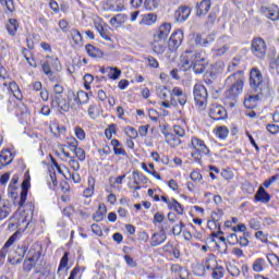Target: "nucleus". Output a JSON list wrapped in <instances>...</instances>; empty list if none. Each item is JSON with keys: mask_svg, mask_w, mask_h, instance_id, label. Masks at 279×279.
<instances>
[{"mask_svg": "<svg viewBox=\"0 0 279 279\" xmlns=\"http://www.w3.org/2000/svg\"><path fill=\"white\" fill-rule=\"evenodd\" d=\"M225 86L227 88L226 99H236L243 93V72L238 71L229 75L225 81Z\"/></svg>", "mask_w": 279, "mask_h": 279, "instance_id": "obj_1", "label": "nucleus"}, {"mask_svg": "<svg viewBox=\"0 0 279 279\" xmlns=\"http://www.w3.org/2000/svg\"><path fill=\"white\" fill-rule=\"evenodd\" d=\"M190 149H192L191 157L195 162H202V157L207 156L210 158V148L206 145L204 140L193 136L187 145Z\"/></svg>", "mask_w": 279, "mask_h": 279, "instance_id": "obj_2", "label": "nucleus"}, {"mask_svg": "<svg viewBox=\"0 0 279 279\" xmlns=\"http://www.w3.org/2000/svg\"><path fill=\"white\" fill-rule=\"evenodd\" d=\"M250 84L257 95H269V81L263 78V73L257 68L251 70Z\"/></svg>", "mask_w": 279, "mask_h": 279, "instance_id": "obj_3", "label": "nucleus"}, {"mask_svg": "<svg viewBox=\"0 0 279 279\" xmlns=\"http://www.w3.org/2000/svg\"><path fill=\"white\" fill-rule=\"evenodd\" d=\"M193 95L196 106L198 108H206V104H208V90L202 84L194 85Z\"/></svg>", "mask_w": 279, "mask_h": 279, "instance_id": "obj_4", "label": "nucleus"}, {"mask_svg": "<svg viewBox=\"0 0 279 279\" xmlns=\"http://www.w3.org/2000/svg\"><path fill=\"white\" fill-rule=\"evenodd\" d=\"M251 51L256 58L260 60L265 59V56H267V44L265 39L260 37L254 38L251 45Z\"/></svg>", "mask_w": 279, "mask_h": 279, "instance_id": "obj_5", "label": "nucleus"}, {"mask_svg": "<svg viewBox=\"0 0 279 279\" xmlns=\"http://www.w3.org/2000/svg\"><path fill=\"white\" fill-rule=\"evenodd\" d=\"M187 97L186 94L180 87H173L171 92L170 104L174 108H178V104L180 106H186Z\"/></svg>", "mask_w": 279, "mask_h": 279, "instance_id": "obj_6", "label": "nucleus"}, {"mask_svg": "<svg viewBox=\"0 0 279 279\" xmlns=\"http://www.w3.org/2000/svg\"><path fill=\"white\" fill-rule=\"evenodd\" d=\"M43 72L48 75V77H51L53 75V71L51 69H54V71H60V61L58 58L53 57H47L45 62H41Z\"/></svg>", "mask_w": 279, "mask_h": 279, "instance_id": "obj_7", "label": "nucleus"}, {"mask_svg": "<svg viewBox=\"0 0 279 279\" xmlns=\"http://www.w3.org/2000/svg\"><path fill=\"white\" fill-rule=\"evenodd\" d=\"M29 257L24 260L23 269L24 271H32L34 267H36V262L40 258V251H36V248L32 247L28 252Z\"/></svg>", "mask_w": 279, "mask_h": 279, "instance_id": "obj_8", "label": "nucleus"}, {"mask_svg": "<svg viewBox=\"0 0 279 279\" xmlns=\"http://www.w3.org/2000/svg\"><path fill=\"white\" fill-rule=\"evenodd\" d=\"M52 108H60L63 112H69L71 109V102L64 98V94L51 96Z\"/></svg>", "mask_w": 279, "mask_h": 279, "instance_id": "obj_9", "label": "nucleus"}, {"mask_svg": "<svg viewBox=\"0 0 279 279\" xmlns=\"http://www.w3.org/2000/svg\"><path fill=\"white\" fill-rule=\"evenodd\" d=\"M34 217V205L32 203H27L24 206V210L21 214L19 221H17V226H22V223H26V228L29 227V221L33 219Z\"/></svg>", "mask_w": 279, "mask_h": 279, "instance_id": "obj_10", "label": "nucleus"}, {"mask_svg": "<svg viewBox=\"0 0 279 279\" xmlns=\"http://www.w3.org/2000/svg\"><path fill=\"white\" fill-rule=\"evenodd\" d=\"M209 117L214 119V121H221L228 117V111L226 108L219 104H213L209 108Z\"/></svg>", "mask_w": 279, "mask_h": 279, "instance_id": "obj_11", "label": "nucleus"}, {"mask_svg": "<svg viewBox=\"0 0 279 279\" xmlns=\"http://www.w3.org/2000/svg\"><path fill=\"white\" fill-rule=\"evenodd\" d=\"M182 40H184V33L182 31L174 32L168 41L170 51H175L182 45Z\"/></svg>", "mask_w": 279, "mask_h": 279, "instance_id": "obj_12", "label": "nucleus"}, {"mask_svg": "<svg viewBox=\"0 0 279 279\" xmlns=\"http://www.w3.org/2000/svg\"><path fill=\"white\" fill-rule=\"evenodd\" d=\"M210 8H213V2L210 0H202L201 2H197L195 5L196 16H206L208 12H210Z\"/></svg>", "mask_w": 279, "mask_h": 279, "instance_id": "obj_13", "label": "nucleus"}, {"mask_svg": "<svg viewBox=\"0 0 279 279\" xmlns=\"http://www.w3.org/2000/svg\"><path fill=\"white\" fill-rule=\"evenodd\" d=\"M94 27L98 32V34H100L101 38H104V40H107L108 43L112 40V38L110 37V27L104 26L102 21H95Z\"/></svg>", "mask_w": 279, "mask_h": 279, "instance_id": "obj_14", "label": "nucleus"}, {"mask_svg": "<svg viewBox=\"0 0 279 279\" xmlns=\"http://www.w3.org/2000/svg\"><path fill=\"white\" fill-rule=\"evenodd\" d=\"M167 241V233L165 232V227H161L160 232H156L150 238L151 247H158V245H162Z\"/></svg>", "mask_w": 279, "mask_h": 279, "instance_id": "obj_15", "label": "nucleus"}, {"mask_svg": "<svg viewBox=\"0 0 279 279\" xmlns=\"http://www.w3.org/2000/svg\"><path fill=\"white\" fill-rule=\"evenodd\" d=\"M12 160H14V155L10 149H2L0 151V170L5 169L9 165H12Z\"/></svg>", "mask_w": 279, "mask_h": 279, "instance_id": "obj_16", "label": "nucleus"}, {"mask_svg": "<svg viewBox=\"0 0 279 279\" xmlns=\"http://www.w3.org/2000/svg\"><path fill=\"white\" fill-rule=\"evenodd\" d=\"M169 34H171V25L169 23H165L158 28V31L154 35V38L157 40L167 41V38H169Z\"/></svg>", "mask_w": 279, "mask_h": 279, "instance_id": "obj_17", "label": "nucleus"}, {"mask_svg": "<svg viewBox=\"0 0 279 279\" xmlns=\"http://www.w3.org/2000/svg\"><path fill=\"white\" fill-rule=\"evenodd\" d=\"M74 97V100L76 101V104H88V93L84 92V90H80L77 92V94L75 95V92H69L68 94V99L69 101H71V98Z\"/></svg>", "mask_w": 279, "mask_h": 279, "instance_id": "obj_18", "label": "nucleus"}, {"mask_svg": "<svg viewBox=\"0 0 279 279\" xmlns=\"http://www.w3.org/2000/svg\"><path fill=\"white\" fill-rule=\"evenodd\" d=\"M189 16H191V8L189 7H180L174 13V19L178 23H184Z\"/></svg>", "mask_w": 279, "mask_h": 279, "instance_id": "obj_19", "label": "nucleus"}, {"mask_svg": "<svg viewBox=\"0 0 279 279\" xmlns=\"http://www.w3.org/2000/svg\"><path fill=\"white\" fill-rule=\"evenodd\" d=\"M28 191H29V179H25L22 182V189H21V193H20V202H19L20 207L25 206V202H27Z\"/></svg>", "mask_w": 279, "mask_h": 279, "instance_id": "obj_20", "label": "nucleus"}, {"mask_svg": "<svg viewBox=\"0 0 279 279\" xmlns=\"http://www.w3.org/2000/svg\"><path fill=\"white\" fill-rule=\"evenodd\" d=\"M181 69L183 71H189V69L193 68V59L191 58V50H186L182 56H181Z\"/></svg>", "mask_w": 279, "mask_h": 279, "instance_id": "obj_21", "label": "nucleus"}, {"mask_svg": "<svg viewBox=\"0 0 279 279\" xmlns=\"http://www.w3.org/2000/svg\"><path fill=\"white\" fill-rule=\"evenodd\" d=\"M255 202H262V204H269L271 202V196L267 191H265V187L259 186L255 194Z\"/></svg>", "mask_w": 279, "mask_h": 279, "instance_id": "obj_22", "label": "nucleus"}, {"mask_svg": "<svg viewBox=\"0 0 279 279\" xmlns=\"http://www.w3.org/2000/svg\"><path fill=\"white\" fill-rule=\"evenodd\" d=\"M230 50V45L223 44V38L217 40V46L213 49L215 56H226Z\"/></svg>", "mask_w": 279, "mask_h": 279, "instance_id": "obj_23", "label": "nucleus"}, {"mask_svg": "<svg viewBox=\"0 0 279 279\" xmlns=\"http://www.w3.org/2000/svg\"><path fill=\"white\" fill-rule=\"evenodd\" d=\"M19 258H9V263L11 265H21L23 263V258H25V254H27V244L24 242L21 246H19Z\"/></svg>", "mask_w": 279, "mask_h": 279, "instance_id": "obj_24", "label": "nucleus"}, {"mask_svg": "<svg viewBox=\"0 0 279 279\" xmlns=\"http://www.w3.org/2000/svg\"><path fill=\"white\" fill-rule=\"evenodd\" d=\"M153 50L157 53V56H162V53L167 51V41L154 38Z\"/></svg>", "mask_w": 279, "mask_h": 279, "instance_id": "obj_25", "label": "nucleus"}, {"mask_svg": "<svg viewBox=\"0 0 279 279\" xmlns=\"http://www.w3.org/2000/svg\"><path fill=\"white\" fill-rule=\"evenodd\" d=\"M128 19H129L128 15L123 13H119L116 16L111 17L110 25H112V27H119L128 23Z\"/></svg>", "mask_w": 279, "mask_h": 279, "instance_id": "obj_26", "label": "nucleus"}, {"mask_svg": "<svg viewBox=\"0 0 279 279\" xmlns=\"http://www.w3.org/2000/svg\"><path fill=\"white\" fill-rule=\"evenodd\" d=\"M111 146L113 147V154L116 156H128L125 148H123V144H121V142H119V140H112Z\"/></svg>", "mask_w": 279, "mask_h": 279, "instance_id": "obj_27", "label": "nucleus"}, {"mask_svg": "<svg viewBox=\"0 0 279 279\" xmlns=\"http://www.w3.org/2000/svg\"><path fill=\"white\" fill-rule=\"evenodd\" d=\"M263 12L267 19H270V21H278L279 12L278 7H270V8H264Z\"/></svg>", "mask_w": 279, "mask_h": 279, "instance_id": "obj_28", "label": "nucleus"}, {"mask_svg": "<svg viewBox=\"0 0 279 279\" xmlns=\"http://www.w3.org/2000/svg\"><path fill=\"white\" fill-rule=\"evenodd\" d=\"M156 21H158V15L156 13L144 14L140 22V25H154Z\"/></svg>", "mask_w": 279, "mask_h": 279, "instance_id": "obj_29", "label": "nucleus"}, {"mask_svg": "<svg viewBox=\"0 0 279 279\" xmlns=\"http://www.w3.org/2000/svg\"><path fill=\"white\" fill-rule=\"evenodd\" d=\"M218 265L219 264L217 263V258L215 257V255H209L205 259L204 269H206L207 271H213Z\"/></svg>", "mask_w": 279, "mask_h": 279, "instance_id": "obj_30", "label": "nucleus"}, {"mask_svg": "<svg viewBox=\"0 0 279 279\" xmlns=\"http://www.w3.org/2000/svg\"><path fill=\"white\" fill-rule=\"evenodd\" d=\"M166 143H168L170 147H180V145H182V140L172 133H168L166 135Z\"/></svg>", "mask_w": 279, "mask_h": 279, "instance_id": "obj_31", "label": "nucleus"}, {"mask_svg": "<svg viewBox=\"0 0 279 279\" xmlns=\"http://www.w3.org/2000/svg\"><path fill=\"white\" fill-rule=\"evenodd\" d=\"M223 217V211L221 210V209H219L218 210V213L217 211H214L213 214H211V221H208V227L210 228V226H213V223H214V226L216 227V228H219V226H221L220 223H219V221H221V218Z\"/></svg>", "mask_w": 279, "mask_h": 279, "instance_id": "obj_32", "label": "nucleus"}, {"mask_svg": "<svg viewBox=\"0 0 279 279\" xmlns=\"http://www.w3.org/2000/svg\"><path fill=\"white\" fill-rule=\"evenodd\" d=\"M7 29L10 36H16V32H19V21H16V19H10L7 24Z\"/></svg>", "mask_w": 279, "mask_h": 279, "instance_id": "obj_33", "label": "nucleus"}, {"mask_svg": "<svg viewBox=\"0 0 279 279\" xmlns=\"http://www.w3.org/2000/svg\"><path fill=\"white\" fill-rule=\"evenodd\" d=\"M88 56H90V58H101V56H104V52H101V50L93 45H86L85 47Z\"/></svg>", "mask_w": 279, "mask_h": 279, "instance_id": "obj_34", "label": "nucleus"}, {"mask_svg": "<svg viewBox=\"0 0 279 279\" xmlns=\"http://www.w3.org/2000/svg\"><path fill=\"white\" fill-rule=\"evenodd\" d=\"M227 271L233 277L239 278L241 276V268H239V264L233 262V264H227Z\"/></svg>", "mask_w": 279, "mask_h": 279, "instance_id": "obj_35", "label": "nucleus"}, {"mask_svg": "<svg viewBox=\"0 0 279 279\" xmlns=\"http://www.w3.org/2000/svg\"><path fill=\"white\" fill-rule=\"evenodd\" d=\"M192 64L206 62V54L204 51L193 52L191 50Z\"/></svg>", "mask_w": 279, "mask_h": 279, "instance_id": "obj_36", "label": "nucleus"}, {"mask_svg": "<svg viewBox=\"0 0 279 279\" xmlns=\"http://www.w3.org/2000/svg\"><path fill=\"white\" fill-rule=\"evenodd\" d=\"M168 208L170 210H174L178 215H183L184 208H182V204H180L177 199L172 198L170 203H168Z\"/></svg>", "mask_w": 279, "mask_h": 279, "instance_id": "obj_37", "label": "nucleus"}, {"mask_svg": "<svg viewBox=\"0 0 279 279\" xmlns=\"http://www.w3.org/2000/svg\"><path fill=\"white\" fill-rule=\"evenodd\" d=\"M11 214L12 206L10 204H3V206L0 207V221H3V219H8Z\"/></svg>", "mask_w": 279, "mask_h": 279, "instance_id": "obj_38", "label": "nucleus"}, {"mask_svg": "<svg viewBox=\"0 0 279 279\" xmlns=\"http://www.w3.org/2000/svg\"><path fill=\"white\" fill-rule=\"evenodd\" d=\"M259 96L258 95H248L244 99V106L245 108L252 109L254 106H256V101H258Z\"/></svg>", "mask_w": 279, "mask_h": 279, "instance_id": "obj_39", "label": "nucleus"}, {"mask_svg": "<svg viewBox=\"0 0 279 279\" xmlns=\"http://www.w3.org/2000/svg\"><path fill=\"white\" fill-rule=\"evenodd\" d=\"M93 193H95V179H88V187L84 190L83 195L84 197H93Z\"/></svg>", "mask_w": 279, "mask_h": 279, "instance_id": "obj_40", "label": "nucleus"}, {"mask_svg": "<svg viewBox=\"0 0 279 279\" xmlns=\"http://www.w3.org/2000/svg\"><path fill=\"white\" fill-rule=\"evenodd\" d=\"M267 262H265V258H257L253 263V271H256V274H260L265 269V265Z\"/></svg>", "mask_w": 279, "mask_h": 279, "instance_id": "obj_41", "label": "nucleus"}, {"mask_svg": "<svg viewBox=\"0 0 279 279\" xmlns=\"http://www.w3.org/2000/svg\"><path fill=\"white\" fill-rule=\"evenodd\" d=\"M160 5V0H145L144 8L149 12H154V10H158Z\"/></svg>", "mask_w": 279, "mask_h": 279, "instance_id": "obj_42", "label": "nucleus"}, {"mask_svg": "<svg viewBox=\"0 0 279 279\" xmlns=\"http://www.w3.org/2000/svg\"><path fill=\"white\" fill-rule=\"evenodd\" d=\"M109 80H119L121 77V70L119 68L109 66L107 68Z\"/></svg>", "mask_w": 279, "mask_h": 279, "instance_id": "obj_43", "label": "nucleus"}, {"mask_svg": "<svg viewBox=\"0 0 279 279\" xmlns=\"http://www.w3.org/2000/svg\"><path fill=\"white\" fill-rule=\"evenodd\" d=\"M132 180H138L141 184H147L149 182V179H147L145 174L138 170L132 172Z\"/></svg>", "mask_w": 279, "mask_h": 279, "instance_id": "obj_44", "label": "nucleus"}, {"mask_svg": "<svg viewBox=\"0 0 279 279\" xmlns=\"http://www.w3.org/2000/svg\"><path fill=\"white\" fill-rule=\"evenodd\" d=\"M106 217V206L99 205L98 210L93 216L94 221L99 222L104 221V218Z\"/></svg>", "mask_w": 279, "mask_h": 279, "instance_id": "obj_45", "label": "nucleus"}, {"mask_svg": "<svg viewBox=\"0 0 279 279\" xmlns=\"http://www.w3.org/2000/svg\"><path fill=\"white\" fill-rule=\"evenodd\" d=\"M207 64H208L207 61H204L201 63H192V69L194 71V73L202 74V73H204V71H206Z\"/></svg>", "mask_w": 279, "mask_h": 279, "instance_id": "obj_46", "label": "nucleus"}, {"mask_svg": "<svg viewBox=\"0 0 279 279\" xmlns=\"http://www.w3.org/2000/svg\"><path fill=\"white\" fill-rule=\"evenodd\" d=\"M228 134H230L228 126H218L216 130V135L218 136V138H221L222 141L228 138Z\"/></svg>", "mask_w": 279, "mask_h": 279, "instance_id": "obj_47", "label": "nucleus"}, {"mask_svg": "<svg viewBox=\"0 0 279 279\" xmlns=\"http://www.w3.org/2000/svg\"><path fill=\"white\" fill-rule=\"evenodd\" d=\"M21 236V232L16 231L13 233L8 241L4 243V250H9V247H12L14 245V242Z\"/></svg>", "mask_w": 279, "mask_h": 279, "instance_id": "obj_48", "label": "nucleus"}, {"mask_svg": "<svg viewBox=\"0 0 279 279\" xmlns=\"http://www.w3.org/2000/svg\"><path fill=\"white\" fill-rule=\"evenodd\" d=\"M169 95L171 97V90H169L167 88V86H163L162 88L159 89L158 92V96L160 97V99H162L163 101H169Z\"/></svg>", "mask_w": 279, "mask_h": 279, "instance_id": "obj_49", "label": "nucleus"}, {"mask_svg": "<svg viewBox=\"0 0 279 279\" xmlns=\"http://www.w3.org/2000/svg\"><path fill=\"white\" fill-rule=\"evenodd\" d=\"M217 21V13L210 12L205 21V27H213Z\"/></svg>", "mask_w": 279, "mask_h": 279, "instance_id": "obj_50", "label": "nucleus"}, {"mask_svg": "<svg viewBox=\"0 0 279 279\" xmlns=\"http://www.w3.org/2000/svg\"><path fill=\"white\" fill-rule=\"evenodd\" d=\"M16 184H19V174H14L12 177L10 185H9V191H10L12 197H14V191H16Z\"/></svg>", "mask_w": 279, "mask_h": 279, "instance_id": "obj_51", "label": "nucleus"}, {"mask_svg": "<svg viewBox=\"0 0 279 279\" xmlns=\"http://www.w3.org/2000/svg\"><path fill=\"white\" fill-rule=\"evenodd\" d=\"M211 278L214 279H221L223 278V267L222 266H217L211 270Z\"/></svg>", "mask_w": 279, "mask_h": 279, "instance_id": "obj_52", "label": "nucleus"}, {"mask_svg": "<svg viewBox=\"0 0 279 279\" xmlns=\"http://www.w3.org/2000/svg\"><path fill=\"white\" fill-rule=\"evenodd\" d=\"M87 112L90 119H97L99 117V107L97 105H90Z\"/></svg>", "mask_w": 279, "mask_h": 279, "instance_id": "obj_53", "label": "nucleus"}, {"mask_svg": "<svg viewBox=\"0 0 279 279\" xmlns=\"http://www.w3.org/2000/svg\"><path fill=\"white\" fill-rule=\"evenodd\" d=\"M71 37H72V40L75 43V45H82V33H80V31L72 29Z\"/></svg>", "mask_w": 279, "mask_h": 279, "instance_id": "obj_54", "label": "nucleus"}, {"mask_svg": "<svg viewBox=\"0 0 279 279\" xmlns=\"http://www.w3.org/2000/svg\"><path fill=\"white\" fill-rule=\"evenodd\" d=\"M48 186L49 189H56L58 186V179L56 177V171L50 172L48 179Z\"/></svg>", "mask_w": 279, "mask_h": 279, "instance_id": "obj_55", "label": "nucleus"}, {"mask_svg": "<svg viewBox=\"0 0 279 279\" xmlns=\"http://www.w3.org/2000/svg\"><path fill=\"white\" fill-rule=\"evenodd\" d=\"M267 260L271 265V267H279V257L276 254H268Z\"/></svg>", "mask_w": 279, "mask_h": 279, "instance_id": "obj_56", "label": "nucleus"}, {"mask_svg": "<svg viewBox=\"0 0 279 279\" xmlns=\"http://www.w3.org/2000/svg\"><path fill=\"white\" fill-rule=\"evenodd\" d=\"M182 230H184V222L180 221L172 228V233L174 236H180L182 234Z\"/></svg>", "mask_w": 279, "mask_h": 279, "instance_id": "obj_57", "label": "nucleus"}, {"mask_svg": "<svg viewBox=\"0 0 279 279\" xmlns=\"http://www.w3.org/2000/svg\"><path fill=\"white\" fill-rule=\"evenodd\" d=\"M66 265H69V253L65 252L61 258L58 271H62V269H64Z\"/></svg>", "mask_w": 279, "mask_h": 279, "instance_id": "obj_58", "label": "nucleus"}, {"mask_svg": "<svg viewBox=\"0 0 279 279\" xmlns=\"http://www.w3.org/2000/svg\"><path fill=\"white\" fill-rule=\"evenodd\" d=\"M1 5H5L7 10L14 12V0H0Z\"/></svg>", "mask_w": 279, "mask_h": 279, "instance_id": "obj_59", "label": "nucleus"}, {"mask_svg": "<svg viewBox=\"0 0 279 279\" xmlns=\"http://www.w3.org/2000/svg\"><path fill=\"white\" fill-rule=\"evenodd\" d=\"M74 154L76 158H78L81 161L86 160V151H84L83 148H80V147L75 148Z\"/></svg>", "mask_w": 279, "mask_h": 279, "instance_id": "obj_60", "label": "nucleus"}, {"mask_svg": "<svg viewBox=\"0 0 279 279\" xmlns=\"http://www.w3.org/2000/svg\"><path fill=\"white\" fill-rule=\"evenodd\" d=\"M146 62H148V66H150L151 69H158V66H160L158 60H156V58L151 56L146 58Z\"/></svg>", "mask_w": 279, "mask_h": 279, "instance_id": "obj_61", "label": "nucleus"}, {"mask_svg": "<svg viewBox=\"0 0 279 279\" xmlns=\"http://www.w3.org/2000/svg\"><path fill=\"white\" fill-rule=\"evenodd\" d=\"M227 241L229 245H236V243H239V235L231 233L227 236Z\"/></svg>", "mask_w": 279, "mask_h": 279, "instance_id": "obj_62", "label": "nucleus"}, {"mask_svg": "<svg viewBox=\"0 0 279 279\" xmlns=\"http://www.w3.org/2000/svg\"><path fill=\"white\" fill-rule=\"evenodd\" d=\"M248 226L252 230H260V222L256 218H252L248 221Z\"/></svg>", "mask_w": 279, "mask_h": 279, "instance_id": "obj_63", "label": "nucleus"}, {"mask_svg": "<svg viewBox=\"0 0 279 279\" xmlns=\"http://www.w3.org/2000/svg\"><path fill=\"white\" fill-rule=\"evenodd\" d=\"M126 134L130 138H138V131L132 126L126 128Z\"/></svg>", "mask_w": 279, "mask_h": 279, "instance_id": "obj_64", "label": "nucleus"}]
</instances>
